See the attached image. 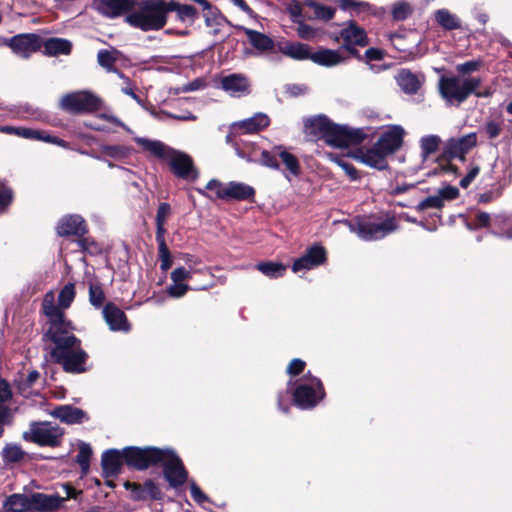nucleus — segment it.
I'll use <instances>...</instances> for the list:
<instances>
[{
  "label": "nucleus",
  "instance_id": "f257e3e1",
  "mask_svg": "<svg viewBox=\"0 0 512 512\" xmlns=\"http://www.w3.org/2000/svg\"><path fill=\"white\" fill-rule=\"evenodd\" d=\"M75 294V285L66 284L58 296L59 308L55 305L54 293L50 291L43 298L42 310L49 324L45 337L53 343L50 350L51 359L61 364L66 372L82 373L85 371L84 364L88 355L81 347V340L74 335L71 321L65 318L61 310L70 307Z\"/></svg>",
  "mask_w": 512,
  "mask_h": 512
},
{
  "label": "nucleus",
  "instance_id": "f03ea898",
  "mask_svg": "<svg viewBox=\"0 0 512 512\" xmlns=\"http://www.w3.org/2000/svg\"><path fill=\"white\" fill-rule=\"evenodd\" d=\"M134 141L141 146L144 151L167 161L172 172L177 177L185 180H195L198 177V172L194 167L193 160L188 154L175 150L159 140L135 137Z\"/></svg>",
  "mask_w": 512,
  "mask_h": 512
},
{
  "label": "nucleus",
  "instance_id": "7ed1b4c3",
  "mask_svg": "<svg viewBox=\"0 0 512 512\" xmlns=\"http://www.w3.org/2000/svg\"><path fill=\"white\" fill-rule=\"evenodd\" d=\"M126 21L143 31L161 29L166 24L165 1L140 0L126 16Z\"/></svg>",
  "mask_w": 512,
  "mask_h": 512
},
{
  "label": "nucleus",
  "instance_id": "20e7f679",
  "mask_svg": "<svg viewBox=\"0 0 512 512\" xmlns=\"http://www.w3.org/2000/svg\"><path fill=\"white\" fill-rule=\"evenodd\" d=\"M269 123V117L263 113H257L251 118L235 122L230 127V133L227 135L226 141L235 148L239 157L252 161V153L248 149L253 148L254 145L252 143L248 145L241 139V136L246 133H256L266 128Z\"/></svg>",
  "mask_w": 512,
  "mask_h": 512
},
{
  "label": "nucleus",
  "instance_id": "39448f33",
  "mask_svg": "<svg viewBox=\"0 0 512 512\" xmlns=\"http://www.w3.org/2000/svg\"><path fill=\"white\" fill-rule=\"evenodd\" d=\"M481 85L479 77L442 76L438 88L441 97L449 105L459 106Z\"/></svg>",
  "mask_w": 512,
  "mask_h": 512
},
{
  "label": "nucleus",
  "instance_id": "423d86ee",
  "mask_svg": "<svg viewBox=\"0 0 512 512\" xmlns=\"http://www.w3.org/2000/svg\"><path fill=\"white\" fill-rule=\"evenodd\" d=\"M295 385L293 399L295 405L301 409H311L324 398L325 392L321 381L310 373L300 378Z\"/></svg>",
  "mask_w": 512,
  "mask_h": 512
},
{
  "label": "nucleus",
  "instance_id": "0eeeda50",
  "mask_svg": "<svg viewBox=\"0 0 512 512\" xmlns=\"http://www.w3.org/2000/svg\"><path fill=\"white\" fill-rule=\"evenodd\" d=\"M101 105L102 100L87 90L65 94L59 102L62 110L73 114L91 113L100 109Z\"/></svg>",
  "mask_w": 512,
  "mask_h": 512
},
{
  "label": "nucleus",
  "instance_id": "6e6552de",
  "mask_svg": "<svg viewBox=\"0 0 512 512\" xmlns=\"http://www.w3.org/2000/svg\"><path fill=\"white\" fill-rule=\"evenodd\" d=\"M62 436L63 430L51 422L31 423L29 430L23 433L26 441L51 447L58 446Z\"/></svg>",
  "mask_w": 512,
  "mask_h": 512
},
{
  "label": "nucleus",
  "instance_id": "1a4fd4ad",
  "mask_svg": "<svg viewBox=\"0 0 512 512\" xmlns=\"http://www.w3.org/2000/svg\"><path fill=\"white\" fill-rule=\"evenodd\" d=\"M278 158L282 161L286 168L287 173L285 174V177L289 181L290 175L294 177L300 175L301 167L298 159L282 146L275 147L272 151L263 150L261 152V163L266 167L278 169Z\"/></svg>",
  "mask_w": 512,
  "mask_h": 512
},
{
  "label": "nucleus",
  "instance_id": "9d476101",
  "mask_svg": "<svg viewBox=\"0 0 512 512\" xmlns=\"http://www.w3.org/2000/svg\"><path fill=\"white\" fill-rule=\"evenodd\" d=\"M163 449L156 447H126L123 449L124 460L126 464L137 470L147 469L149 466L157 465Z\"/></svg>",
  "mask_w": 512,
  "mask_h": 512
},
{
  "label": "nucleus",
  "instance_id": "9b49d317",
  "mask_svg": "<svg viewBox=\"0 0 512 512\" xmlns=\"http://www.w3.org/2000/svg\"><path fill=\"white\" fill-rule=\"evenodd\" d=\"M366 138L363 129L352 128L347 125H337L332 122L325 137L326 143L335 147H346L350 144L362 142Z\"/></svg>",
  "mask_w": 512,
  "mask_h": 512
},
{
  "label": "nucleus",
  "instance_id": "f8f14e48",
  "mask_svg": "<svg viewBox=\"0 0 512 512\" xmlns=\"http://www.w3.org/2000/svg\"><path fill=\"white\" fill-rule=\"evenodd\" d=\"M162 454L158 464L163 466L164 477L172 487L182 485L187 479L182 461L172 449L165 448Z\"/></svg>",
  "mask_w": 512,
  "mask_h": 512
},
{
  "label": "nucleus",
  "instance_id": "ddd939ff",
  "mask_svg": "<svg viewBox=\"0 0 512 512\" xmlns=\"http://www.w3.org/2000/svg\"><path fill=\"white\" fill-rule=\"evenodd\" d=\"M340 37L343 40L342 48L351 55L361 58L355 46L364 47L368 45V37L365 30L354 21H349L340 31Z\"/></svg>",
  "mask_w": 512,
  "mask_h": 512
},
{
  "label": "nucleus",
  "instance_id": "4468645a",
  "mask_svg": "<svg viewBox=\"0 0 512 512\" xmlns=\"http://www.w3.org/2000/svg\"><path fill=\"white\" fill-rule=\"evenodd\" d=\"M404 136L405 130L402 126L389 125L382 130L375 143L391 156L402 147Z\"/></svg>",
  "mask_w": 512,
  "mask_h": 512
},
{
  "label": "nucleus",
  "instance_id": "2eb2a0df",
  "mask_svg": "<svg viewBox=\"0 0 512 512\" xmlns=\"http://www.w3.org/2000/svg\"><path fill=\"white\" fill-rule=\"evenodd\" d=\"M9 46L16 55L27 59L42 47V38L34 33L19 34L10 39Z\"/></svg>",
  "mask_w": 512,
  "mask_h": 512
},
{
  "label": "nucleus",
  "instance_id": "dca6fc26",
  "mask_svg": "<svg viewBox=\"0 0 512 512\" xmlns=\"http://www.w3.org/2000/svg\"><path fill=\"white\" fill-rule=\"evenodd\" d=\"M354 157L359 162L377 170H384L388 167V157H390L376 143L367 149H359Z\"/></svg>",
  "mask_w": 512,
  "mask_h": 512
},
{
  "label": "nucleus",
  "instance_id": "f3484780",
  "mask_svg": "<svg viewBox=\"0 0 512 512\" xmlns=\"http://www.w3.org/2000/svg\"><path fill=\"white\" fill-rule=\"evenodd\" d=\"M395 230L396 225L394 220L387 219L386 221L380 223H360L356 233L360 238L366 241H372L381 239Z\"/></svg>",
  "mask_w": 512,
  "mask_h": 512
},
{
  "label": "nucleus",
  "instance_id": "a211bd4d",
  "mask_svg": "<svg viewBox=\"0 0 512 512\" xmlns=\"http://www.w3.org/2000/svg\"><path fill=\"white\" fill-rule=\"evenodd\" d=\"M477 145V134L471 132L459 138H450L445 144V152L453 157L464 159L472 148Z\"/></svg>",
  "mask_w": 512,
  "mask_h": 512
},
{
  "label": "nucleus",
  "instance_id": "6ab92c4d",
  "mask_svg": "<svg viewBox=\"0 0 512 512\" xmlns=\"http://www.w3.org/2000/svg\"><path fill=\"white\" fill-rule=\"evenodd\" d=\"M325 259V249L321 246L315 245L309 248L303 256L295 260L292 270L295 273L310 270L322 264Z\"/></svg>",
  "mask_w": 512,
  "mask_h": 512
},
{
  "label": "nucleus",
  "instance_id": "aec40b11",
  "mask_svg": "<svg viewBox=\"0 0 512 512\" xmlns=\"http://www.w3.org/2000/svg\"><path fill=\"white\" fill-rule=\"evenodd\" d=\"M103 317L112 331H130V324L125 313L113 303H108L102 311Z\"/></svg>",
  "mask_w": 512,
  "mask_h": 512
},
{
  "label": "nucleus",
  "instance_id": "412c9836",
  "mask_svg": "<svg viewBox=\"0 0 512 512\" xmlns=\"http://www.w3.org/2000/svg\"><path fill=\"white\" fill-rule=\"evenodd\" d=\"M174 12L177 21L192 25L198 17V13L195 7L189 4H183L175 0L165 2V14Z\"/></svg>",
  "mask_w": 512,
  "mask_h": 512
},
{
  "label": "nucleus",
  "instance_id": "4be33fe9",
  "mask_svg": "<svg viewBox=\"0 0 512 512\" xmlns=\"http://www.w3.org/2000/svg\"><path fill=\"white\" fill-rule=\"evenodd\" d=\"M221 88L232 97H241L249 93V82L240 74L224 76L220 82Z\"/></svg>",
  "mask_w": 512,
  "mask_h": 512
},
{
  "label": "nucleus",
  "instance_id": "5701e85b",
  "mask_svg": "<svg viewBox=\"0 0 512 512\" xmlns=\"http://www.w3.org/2000/svg\"><path fill=\"white\" fill-rule=\"evenodd\" d=\"M65 498L57 495H47L43 493H33L28 495L29 510L53 511L58 509Z\"/></svg>",
  "mask_w": 512,
  "mask_h": 512
},
{
  "label": "nucleus",
  "instance_id": "b1692460",
  "mask_svg": "<svg viewBox=\"0 0 512 512\" xmlns=\"http://www.w3.org/2000/svg\"><path fill=\"white\" fill-rule=\"evenodd\" d=\"M57 232L60 236L77 235L82 236L87 232L85 222L79 215L63 217L58 225Z\"/></svg>",
  "mask_w": 512,
  "mask_h": 512
},
{
  "label": "nucleus",
  "instance_id": "393cba45",
  "mask_svg": "<svg viewBox=\"0 0 512 512\" xmlns=\"http://www.w3.org/2000/svg\"><path fill=\"white\" fill-rule=\"evenodd\" d=\"M130 0H98L96 10L103 16L115 18L130 10Z\"/></svg>",
  "mask_w": 512,
  "mask_h": 512
},
{
  "label": "nucleus",
  "instance_id": "a878e982",
  "mask_svg": "<svg viewBox=\"0 0 512 512\" xmlns=\"http://www.w3.org/2000/svg\"><path fill=\"white\" fill-rule=\"evenodd\" d=\"M124 460L123 450L111 449L103 453L101 465L106 477L116 476L122 467Z\"/></svg>",
  "mask_w": 512,
  "mask_h": 512
},
{
  "label": "nucleus",
  "instance_id": "bb28decb",
  "mask_svg": "<svg viewBox=\"0 0 512 512\" xmlns=\"http://www.w3.org/2000/svg\"><path fill=\"white\" fill-rule=\"evenodd\" d=\"M345 57L339 50L332 49H319L316 52H311L310 60L317 65L325 67H333L345 61Z\"/></svg>",
  "mask_w": 512,
  "mask_h": 512
},
{
  "label": "nucleus",
  "instance_id": "cd10ccee",
  "mask_svg": "<svg viewBox=\"0 0 512 512\" xmlns=\"http://www.w3.org/2000/svg\"><path fill=\"white\" fill-rule=\"evenodd\" d=\"M254 189L244 183L230 182L225 184L222 199L248 200L254 196Z\"/></svg>",
  "mask_w": 512,
  "mask_h": 512
},
{
  "label": "nucleus",
  "instance_id": "c85d7f7f",
  "mask_svg": "<svg viewBox=\"0 0 512 512\" xmlns=\"http://www.w3.org/2000/svg\"><path fill=\"white\" fill-rule=\"evenodd\" d=\"M332 122L324 115H318L305 120V131L314 138H324Z\"/></svg>",
  "mask_w": 512,
  "mask_h": 512
},
{
  "label": "nucleus",
  "instance_id": "c756f323",
  "mask_svg": "<svg viewBox=\"0 0 512 512\" xmlns=\"http://www.w3.org/2000/svg\"><path fill=\"white\" fill-rule=\"evenodd\" d=\"M44 53L48 56L69 55L72 43L63 38H50L42 41Z\"/></svg>",
  "mask_w": 512,
  "mask_h": 512
},
{
  "label": "nucleus",
  "instance_id": "7c9ffc66",
  "mask_svg": "<svg viewBox=\"0 0 512 512\" xmlns=\"http://www.w3.org/2000/svg\"><path fill=\"white\" fill-rule=\"evenodd\" d=\"M19 137L25 138V139L39 140V141H43L46 143H52V144H56L63 148L68 147V143L66 141H64L56 136H52L49 133L42 131V130L21 127Z\"/></svg>",
  "mask_w": 512,
  "mask_h": 512
},
{
  "label": "nucleus",
  "instance_id": "2f4dec72",
  "mask_svg": "<svg viewBox=\"0 0 512 512\" xmlns=\"http://www.w3.org/2000/svg\"><path fill=\"white\" fill-rule=\"evenodd\" d=\"M52 415L68 424L81 423L85 416L81 409L67 405L56 407Z\"/></svg>",
  "mask_w": 512,
  "mask_h": 512
},
{
  "label": "nucleus",
  "instance_id": "473e14b6",
  "mask_svg": "<svg viewBox=\"0 0 512 512\" xmlns=\"http://www.w3.org/2000/svg\"><path fill=\"white\" fill-rule=\"evenodd\" d=\"M240 29L245 33L250 44L255 49L269 51L274 48V41L267 35L245 27H241Z\"/></svg>",
  "mask_w": 512,
  "mask_h": 512
},
{
  "label": "nucleus",
  "instance_id": "72a5a7b5",
  "mask_svg": "<svg viewBox=\"0 0 512 512\" xmlns=\"http://www.w3.org/2000/svg\"><path fill=\"white\" fill-rule=\"evenodd\" d=\"M396 80L400 88L407 94L416 93L420 87L417 76L408 70H401L397 74Z\"/></svg>",
  "mask_w": 512,
  "mask_h": 512
},
{
  "label": "nucleus",
  "instance_id": "f704fd0d",
  "mask_svg": "<svg viewBox=\"0 0 512 512\" xmlns=\"http://www.w3.org/2000/svg\"><path fill=\"white\" fill-rule=\"evenodd\" d=\"M3 508L6 512H25L30 511L28 495L12 494L4 501Z\"/></svg>",
  "mask_w": 512,
  "mask_h": 512
},
{
  "label": "nucleus",
  "instance_id": "c9c22d12",
  "mask_svg": "<svg viewBox=\"0 0 512 512\" xmlns=\"http://www.w3.org/2000/svg\"><path fill=\"white\" fill-rule=\"evenodd\" d=\"M434 19L438 25L445 30H455L460 28L459 18L447 9H439L434 13Z\"/></svg>",
  "mask_w": 512,
  "mask_h": 512
},
{
  "label": "nucleus",
  "instance_id": "e433bc0d",
  "mask_svg": "<svg viewBox=\"0 0 512 512\" xmlns=\"http://www.w3.org/2000/svg\"><path fill=\"white\" fill-rule=\"evenodd\" d=\"M281 52L295 60L310 59L311 52L306 44L287 43L281 48Z\"/></svg>",
  "mask_w": 512,
  "mask_h": 512
},
{
  "label": "nucleus",
  "instance_id": "4c0bfd02",
  "mask_svg": "<svg viewBox=\"0 0 512 512\" xmlns=\"http://www.w3.org/2000/svg\"><path fill=\"white\" fill-rule=\"evenodd\" d=\"M1 454L6 464L20 462L25 456V452L22 450L21 446L14 443L6 444Z\"/></svg>",
  "mask_w": 512,
  "mask_h": 512
},
{
  "label": "nucleus",
  "instance_id": "58836bf2",
  "mask_svg": "<svg viewBox=\"0 0 512 512\" xmlns=\"http://www.w3.org/2000/svg\"><path fill=\"white\" fill-rule=\"evenodd\" d=\"M413 13L412 5L405 1L399 0L392 5L391 14L395 21H404Z\"/></svg>",
  "mask_w": 512,
  "mask_h": 512
},
{
  "label": "nucleus",
  "instance_id": "ea45409f",
  "mask_svg": "<svg viewBox=\"0 0 512 512\" xmlns=\"http://www.w3.org/2000/svg\"><path fill=\"white\" fill-rule=\"evenodd\" d=\"M100 151L104 156L115 160H122L130 155L131 149L123 145H103Z\"/></svg>",
  "mask_w": 512,
  "mask_h": 512
},
{
  "label": "nucleus",
  "instance_id": "a19ab883",
  "mask_svg": "<svg viewBox=\"0 0 512 512\" xmlns=\"http://www.w3.org/2000/svg\"><path fill=\"white\" fill-rule=\"evenodd\" d=\"M441 142L440 137L436 135H428L422 137L420 140L421 154L425 159L432 153L436 152Z\"/></svg>",
  "mask_w": 512,
  "mask_h": 512
},
{
  "label": "nucleus",
  "instance_id": "79ce46f5",
  "mask_svg": "<svg viewBox=\"0 0 512 512\" xmlns=\"http://www.w3.org/2000/svg\"><path fill=\"white\" fill-rule=\"evenodd\" d=\"M105 301V294L100 284H89V302L95 308H101Z\"/></svg>",
  "mask_w": 512,
  "mask_h": 512
},
{
  "label": "nucleus",
  "instance_id": "37998d69",
  "mask_svg": "<svg viewBox=\"0 0 512 512\" xmlns=\"http://www.w3.org/2000/svg\"><path fill=\"white\" fill-rule=\"evenodd\" d=\"M259 271L270 278H277L283 275L285 266L279 263L264 262L257 265Z\"/></svg>",
  "mask_w": 512,
  "mask_h": 512
},
{
  "label": "nucleus",
  "instance_id": "c03bdc74",
  "mask_svg": "<svg viewBox=\"0 0 512 512\" xmlns=\"http://www.w3.org/2000/svg\"><path fill=\"white\" fill-rule=\"evenodd\" d=\"M92 454V449L89 444L82 442L79 445V452L77 455V462L81 467L83 473H87L89 470V462Z\"/></svg>",
  "mask_w": 512,
  "mask_h": 512
},
{
  "label": "nucleus",
  "instance_id": "a18cd8bd",
  "mask_svg": "<svg viewBox=\"0 0 512 512\" xmlns=\"http://www.w3.org/2000/svg\"><path fill=\"white\" fill-rule=\"evenodd\" d=\"M39 376V373L34 370L31 371L25 377V379L21 377L19 380H17L16 384L19 392L24 396H28L30 394V392L28 391L29 388L38 380Z\"/></svg>",
  "mask_w": 512,
  "mask_h": 512
},
{
  "label": "nucleus",
  "instance_id": "49530a36",
  "mask_svg": "<svg viewBox=\"0 0 512 512\" xmlns=\"http://www.w3.org/2000/svg\"><path fill=\"white\" fill-rule=\"evenodd\" d=\"M307 5L314 9L315 17L322 20H330L335 14V8L317 4L313 1H308Z\"/></svg>",
  "mask_w": 512,
  "mask_h": 512
},
{
  "label": "nucleus",
  "instance_id": "de8ad7c7",
  "mask_svg": "<svg viewBox=\"0 0 512 512\" xmlns=\"http://www.w3.org/2000/svg\"><path fill=\"white\" fill-rule=\"evenodd\" d=\"M442 207H443L442 198L437 193L436 195L429 196V197L425 198L424 200H422L421 202H419V204L416 206V209L418 211H424V210L430 209V208L440 209Z\"/></svg>",
  "mask_w": 512,
  "mask_h": 512
},
{
  "label": "nucleus",
  "instance_id": "09e8293b",
  "mask_svg": "<svg viewBox=\"0 0 512 512\" xmlns=\"http://www.w3.org/2000/svg\"><path fill=\"white\" fill-rule=\"evenodd\" d=\"M142 487H143V494L145 495V500L146 499L158 500L161 498V491H160L159 487L152 480L145 481L144 484L142 485Z\"/></svg>",
  "mask_w": 512,
  "mask_h": 512
},
{
  "label": "nucleus",
  "instance_id": "8fccbe9b",
  "mask_svg": "<svg viewBox=\"0 0 512 512\" xmlns=\"http://www.w3.org/2000/svg\"><path fill=\"white\" fill-rule=\"evenodd\" d=\"M190 287L183 282H173L171 285L167 287V294L172 298H181L183 297Z\"/></svg>",
  "mask_w": 512,
  "mask_h": 512
},
{
  "label": "nucleus",
  "instance_id": "3c124183",
  "mask_svg": "<svg viewBox=\"0 0 512 512\" xmlns=\"http://www.w3.org/2000/svg\"><path fill=\"white\" fill-rule=\"evenodd\" d=\"M159 259L162 271H167L172 266V256L166 243H161L159 247Z\"/></svg>",
  "mask_w": 512,
  "mask_h": 512
},
{
  "label": "nucleus",
  "instance_id": "603ef678",
  "mask_svg": "<svg viewBox=\"0 0 512 512\" xmlns=\"http://www.w3.org/2000/svg\"><path fill=\"white\" fill-rule=\"evenodd\" d=\"M98 63L107 69L108 71L112 70L114 66V62L116 58L113 56V53L107 50H101L98 53Z\"/></svg>",
  "mask_w": 512,
  "mask_h": 512
},
{
  "label": "nucleus",
  "instance_id": "864d4df0",
  "mask_svg": "<svg viewBox=\"0 0 512 512\" xmlns=\"http://www.w3.org/2000/svg\"><path fill=\"white\" fill-rule=\"evenodd\" d=\"M124 487L131 492V498L134 501L145 500V495L143 494V487H142V485L126 481L124 483Z\"/></svg>",
  "mask_w": 512,
  "mask_h": 512
},
{
  "label": "nucleus",
  "instance_id": "5fc2aeb1",
  "mask_svg": "<svg viewBox=\"0 0 512 512\" xmlns=\"http://www.w3.org/2000/svg\"><path fill=\"white\" fill-rule=\"evenodd\" d=\"M298 24L297 34L300 38L309 40L315 36V30L311 26L305 24L302 20L296 22Z\"/></svg>",
  "mask_w": 512,
  "mask_h": 512
},
{
  "label": "nucleus",
  "instance_id": "6e6d98bb",
  "mask_svg": "<svg viewBox=\"0 0 512 512\" xmlns=\"http://www.w3.org/2000/svg\"><path fill=\"white\" fill-rule=\"evenodd\" d=\"M172 282H183L191 279V270H187L185 267H178L171 272Z\"/></svg>",
  "mask_w": 512,
  "mask_h": 512
},
{
  "label": "nucleus",
  "instance_id": "4d7b16f0",
  "mask_svg": "<svg viewBox=\"0 0 512 512\" xmlns=\"http://www.w3.org/2000/svg\"><path fill=\"white\" fill-rule=\"evenodd\" d=\"M490 221V215L486 212H477L475 215V222L468 224L469 229H476L488 226Z\"/></svg>",
  "mask_w": 512,
  "mask_h": 512
},
{
  "label": "nucleus",
  "instance_id": "13d9d810",
  "mask_svg": "<svg viewBox=\"0 0 512 512\" xmlns=\"http://www.w3.org/2000/svg\"><path fill=\"white\" fill-rule=\"evenodd\" d=\"M190 492L191 497L195 502L198 504H204L205 502H208V497L205 493L202 492V490L195 484V482L190 483Z\"/></svg>",
  "mask_w": 512,
  "mask_h": 512
},
{
  "label": "nucleus",
  "instance_id": "bf43d9fd",
  "mask_svg": "<svg viewBox=\"0 0 512 512\" xmlns=\"http://www.w3.org/2000/svg\"><path fill=\"white\" fill-rule=\"evenodd\" d=\"M480 66V62L479 61H467L465 63H461V64H458L456 66V71L459 73V74H468V73H471V72H474V71H477L478 68Z\"/></svg>",
  "mask_w": 512,
  "mask_h": 512
},
{
  "label": "nucleus",
  "instance_id": "052dcab7",
  "mask_svg": "<svg viewBox=\"0 0 512 512\" xmlns=\"http://www.w3.org/2000/svg\"><path fill=\"white\" fill-rule=\"evenodd\" d=\"M12 200V191L9 188L3 186L2 182H0V212L7 207Z\"/></svg>",
  "mask_w": 512,
  "mask_h": 512
},
{
  "label": "nucleus",
  "instance_id": "680f3d73",
  "mask_svg": "<svg viewBox=\"0 0 512 512\" xmlns=\"http://www.w3.org/2000/svg\"><path fill=\"white\" fill-rule=\"evenodd\" d=\"M333 160L346 172V174L352 180H356L358 178V172L351 164L338 157L333 158Z\"/></svg>",
  "mask_w": 512,
  "mask_h": 512
},
{
  "label": "nucleus",
  "instance_id": "e2e57ef3",
  "mask_svg": "<svg viewBox=\"0 0 512 512\" xmlns=\"http://www.w3.org/2000/svg\"><path fill=\"white\" fill-rule=\"evenodd\" d=\"M305 362L301 359H293L287 367V373L291 376L300 374L305 368Z\"/></svg>",
  "mask_w": 512,
  "mask_h": 512
},
{
  "label": "nucleus",
  "instance_id": "0e129e2a",
  "mask_svg": "<svg viewBox=\"0 0 512 512\" xmlns=\"http://www.w3.org/2000/svg\"><path fill=\"white\" fill-rule=\"evenodd\" d=\"M459 194V191L454 186H446L438 191V195L442 198V203L444 204L445 200H453Z\"/></svg>",
  "mask_w": 512,
  "mask_h": 512
},
{
  "label": "nucleus",
  "instance_id": "69168bd1",
  "mask_svg": "<svg viewBox=\"0 0 512 512\" xmlns=\"http://www.w3.org/2000/svg\"><path fill=\"white\" fill-rule=\"evenodd\" d=\"M484 130L490 139H495L501 133V126L495 121H489L485 124Z\"/></svg>",
  "mask_w": 512,
  "mask_h": 512
},
{
  "label": "nucleus",
  "instance_id": "338daca9",
  "mask_svg": "<svg viewBox=\"0 0 512 512\" xmlns=\"http://www.w3.org/2000/svg\"><path fill=\"white\" fill-rule=\"evenodd\" d=\"M479 172L480 168L478 166L471 167L466 176L461 179L460 186L462 188H467L471 184V182L477 177Z\"/></svg>",
  "mask_w": 512,
  "mask_h": 512
},
{
  "label": "nucleus",
  "instance_id": "774afa93",
  "mask_svg": "<svg viewBox=\"0 0 512 512\" xmlns=\"http://www.w3.org/2000/svg\"><path fill=\"white\" fill-rule=\"evenodd\" d=\"M288 12L294 23L299 22L302 15V8L299 2L293 1L288 6Z\"/></svg>",
  "mask_w": 512,
  "mask_h": 512
}]
</instances>
